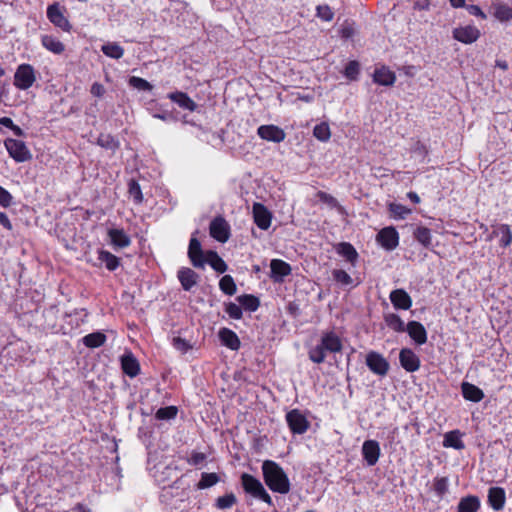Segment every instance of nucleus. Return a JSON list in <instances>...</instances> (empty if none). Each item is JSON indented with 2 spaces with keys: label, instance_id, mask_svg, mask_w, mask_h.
Masks as SVG:
<instances>
[{
  "label": "nucleus",
  "instance_id": "32",
  "mask_svg": "<svg viewBox=\"0 0 512 512\" xmlns=\"http://www.w3.org/2000/svg\"><path fill=\"white\" fill-rule=\"evenodd\" d=\"M336 251L339 255L344 257L346 261L351 263L353 266L357 262L358 253L354 246L349 242H341L337 245Z\"/></svg>",
  "mask_w": 512,
  "mask_h": 512
},
{
  "label": "nucleus",
  "instance_id": "26",
  "mask_svg": "<svg viewBox=\"0 0 512 512\" xmlns=\"http://www.w3.org/2000/svg\"><path fill=\"white\" fill-rule=\"evenodd\" d=\"M373 81L382 86H392L396 81V75L387 67L382 66L375 69Z\"/></svg>",
  "mask_w": 512,
  "mask_h": 512
},
{
  "label": "nucleus",
  "instance_id": "2",
  "mask_svg": "<svg viewBox=\"0 0 512 512\" xmlns=\"http://www.w3.org/2000/svg\"><path fill=\"white\" fill-rule=\"evenodd\" d=\"M262 474L268 488L279 494H287L291 485L283 468L273 460H265L262 463Z\"/></svg>",
  "mask_w": 512,
  "mask_h": 512
},
{
  "label": "nucleus",
  "instance_id": "30",
  "mask_svg": "<svg viewBox=\"0 0 512 512\" xmlns=\"http://www.w3.org/2000/svg\"><path fill=\"white\" fill-rule=\"evenodd\" d=\"M206 264H209L211 268L218 273H224L228 269L226 262L214 250L206 251L205 265Z\"/></svg>",
  "mask_w": 512,
  "mask_h": 512
},
{
  "label": "nucleus",
  "instance_id": "3",
  "mask_svg": "<svg viewBox=\"0 0 512 512\" xmlns=\"http://www.w3.org/2000/svg\"><path fill=\"white\" fill-rule=\"evenodd\" d=\"M163 454L159 450H153L148 452V469L159 484L164 486L169 484L177 474V467L172 462L167 463L163 460Z\"/></svg>",
  "mask_w": 512,
  "mask_h": 512
},
{
  "label": "nucleus",
  "instance_id": "58",
  "mask_svg": "<svg viewBox=\"0 0 512 512\" xmlns=\"http://www.w3.org/2000/svg\"><path fill=\"white\" fill-rule=\"evenodd\" d=\"M140 373L139 361L130 353V378L137 376Z\"/></svg>",
  "mask_w": 512,
  "mask_h": 512
},
{
  "label": "nucleus",
  "instance_id": "13",
  "mask_svg": "<svg viewBox=\"0 0 512 512\" xmlns=\"http://www.w3.org/2000/svg\"><path fill=\"white\" fill-rule=\"evenodd\" d=\"M252 213L257 227L261 230H268L272 221V213L268 208L262 203L255 202L252 206Z\"/></svg>",
  "mask_w": 512,
  "mask_h": 512
},
{
  "label": "nucleus",
  "instance_id": "1",
  "mask_svg": "<svg viewBox=\"0 0 512 512\" xmlns=\"http://www.w3.org/2000/svg\"><path fill=\"white\" fill-rule=\"evenodd\" d=\"M342 349L343 343L340 336L333 330L325 331L321 334L318 344L308 351V357L313 363L321 364L328 354L339 353Z\"/></svg>",
  "mask_w": 512,
  "mask_h": 512
},
{
  "label": "nucleus",
  "instance_id": "62",
  "mask_svg": "<svg viewBox=\"0 0 512 512\" xmlns=\"http://www.w3.org/2000/svg\"><path fill=\"white\" fill-rule=\"evenodd\" d=\"M0 224L7 230H12V223L4 212H0Z\"/></svg>",
  "mask_w": 512,
  "mask_h": 512
},
{
  "label": "nucleus",
  "instance_id": "23",
  "mask_svg": "<svg viewBox=\"0 0 512 512\" xmlns=\"http://www.w3.org/2000/svg\"><path fill=\"white\" fill-rule=\"evenodd\" d=\"M218 336L221 344L225 347L231 349L232 351H237L240 349V339L233 330L223 327L219 330Z\"/></svg>",
  "mask_w": 512,
  "mask_h": 512
},
{
  "label": "nucleus",
  "instance_id": "14",
  "mask_svg": "<svg viewBox=\"0 0 512 512\" xmlns=\"http://www.w3.org/2000/svg\"><path fill=\"white\" fill-rule=\"evenodd\" d=\"M399 362L401 367L409 373H413L419 370L421 366V360L416 353L410 348H403L399 353Z\"/></svg>",
  "mask_w": 512,
  "mask_h": 512
},
{
  "label": "nucleus",
  "instance_id": "63",
  "mask_svg": "<svg viewBox=\"0 0 512 512\" xmlns=\"http://www.w3.org/2000/svg\"><path fill=\"white\" fill-rule=\"evenodd\" d=\"M120 360H121V368H122L123 374L128 375V352L127 351H125L121 355Z\"/></svg>",
  "mask_w": 512,
  "mask_h": 512
},
{
  "label": "nucleus",
  "instance_id": "61",
  "mask_svg": "<svg viewBox=\"0 0 512 512\" xmlns=\"http://www.w3.org/2000/svg\"><path fill=\"white\" fill-rule=\"evenodd\" d=\"M154 117L161 119L165 122H176L177 121V117L171 112H163L160 114H155Z\"/></svg>",
  "mask_w": 512,
  "mask_h": 512
},
{
  "label": "nucleus",
  "instance_id": "60",
  "mask_svg": "<svg viewBox=\"0 0 512 512\" xmlns=\"http://www.w3.org/2000/svg\"><path fill=\"white\" fill-rule=\"evenodd\" d=\"M467 10L473 16L486 19V14L481 10V8L478 5H469L467 6Z\"/></svg>",
  "mask_w": 512,
  "mask_h": 512
},
{
  "label": "nucleus",
  "instance_id": "53",
  "mask_svg": "<svg viewBox=\"0 0 512 512\" xmlns=\"http://www.w3.org/2000/svg\"><path fill=\"white\" fill-rule=\"evenodd\" d=\"M225 312L229 315L230 318L235 320H239L243 316L241 305H237L233 302L226 304Z\"/></svg>",
  "mask_w": 512,
  "mask_h": 512
},
{
  "label": "nucleus",
  "instance_id": "20",
  "mask_svg": "<svg viewBox=\"0 0 512 512\" xmlns=\"http://www.w3.org/2000/svg\"><path fill=\"white\" fill-rule=\"evenodd\" d=\"M405 332L417 344L423 345L427 342V331L422 323L412 320L406 325Z\"/></svg>",
  "mask_w": 512,
  "mask_h": 512
},
{
  "label": "nucleus",
  "instance_id": "43",
  "mask_svg": "<svg viewBox=\"0 0 512 512\" xmlns=\"http://www.w3.org/2000/svg\"><path fill=\"white\" fill-rule=\"evenodd\" d=\"M130 197L135 205H140L144 202L143 187L134 179L130 180Z\"/></svg>",
  "mask_w": 512,
  "mask_h": 512
},
{
  "label": "nucleus",
  "instance_id": "51",
  "mask_svg": "<svg viewBox=\"0 0 512 512\" xmlns=\"http://www.w3.org/2000/svg\"><path fill=\"white\" fill-rule=\"evenodd\" d=\"M316 16L323 21L329 22L333 20L334 12L332 11L331 7L327 4L318 5L316 7Z\"/></svg>",
  "mask_w": 512,
  "mask_h": 512
},
{
  "label": "nucleus",
  "instance_id": "12",
  "mask_svg": "<svg viewBox=\"0 0 512 512\" xmlns=\"http://www.w3.org/2000/svg\"><path fill=\"white\" fill-rule=\"evenodd\" d=\"M210 235L215 240L225 243L230 237V228L227 221L221 217H215L209 226Z\"/></svg>",
  "mask_w": 512,
  "mask_h": 512
},
{
  "label": "nucleus",
  "instance_id": "37",
  "mask_svg": "<svg viewBox=\"0 0 512 512\" xmlns=\"http://www.w3.org/2000/svg\"><path fill=\"white\" fill-rule=\"evenodd\" d=\"M98 260L100 264H104L105 267L110 271L115 270L119 266L118 257L106 250L98 251Z\"/></svg>",
  "mask_w": 512,
  "mask_h": 512
},
{
  "label": "nucleus",
  "instance_id": "27",
  "mask_svg": "<svg viewBox=\"0 0 512 512\" xmlns=\"http://www.w3.org/2000/svg\"><path fill=\"white\" fill-rule=\"evenodd\" d=\"M463 433L460 430H452L444 435L443 446L446 448H454L456 450H462L465 448V444L462 441Z\"/></svg>",
  "mask_w": 512,
  "mask_h": 512
},
{
  "label": "nucleus",
  "instance_id": "57",
  "mask_svg": "<svg viewBox=\"0 0 512 512\" xmlns=\"http://www.w3.org/2000/svg\"><path fill=\"white\" fill-rule=\"evenodd\" d=\"M206 460V455L202 452L193 451L188 458V463L193 466H198Z\"/></svg>",
  "mask_w": 512,
  "mask_h": 512
},
{
  "label": "nucleus",
  "instance_id": "54",
  "mask_svg": "<svg viewBox=\"0 0 512 512\" xmlns=\"http://www.w3.org/2000/svg\"><path fill=\"white\" fill-rule=\"evenodd\" d=\"M173 347L181 353H186L192 348V345L184 338L174 337L172 340Z\"/></svg>",
  "mask_w": 512,
  "mask_h": 512
},
{
  "label": "nucleus",
  "instance_id": "36",
  "mask_svg": "<svg viewBox=\"0 0 512 512\" xmlns=\"http://www.w3.org/2000/svg\"><path fill=\"white\" fill-rule=\"evenodd\" d=\"M106 339L104 333L97 331L84 336L82 342L88 348H98L105 343Z\"/></svg>",
  "mask_w": 512,
  "mask_h": 512
},
{
  "label": "nucleus",
  "instance_id": "47",
  "mask_svg": "<svg viewBox=\"0 0 512 512\" xmlns=\"http://www.w3.org/2000/svg\"><path fill=\"white\" fill-rule=\"evenodd\" d=\"M359 73V63L356 60L349 61L345 67L344 76L351 81H355L358 79Z\"/></svg>",
  "mask_w": 512,
  "mask_h": 512
},
{
  "label": "nucleus",
  "instance_id": "7",
  "mask_svg": "<svg viewBox=\"0 0 512 512\" xmlns=\"http://www.w3.org/2000/svg\"><path fill=\"white\" fill-rule=\"evenodd\" d=\"M36 81L35 69L30 64H21L14 74V86L19 90H28Z\"/></svg>",
  "mask_w": 512,
  "mask_h": 512
},
{
  "label": "nucleus",
  "instance_id": "48",
  "mask_svg": "<svg viewBox=\"0 0 512 512\" xmlns=\"http://www.w3.org/2000/svg\"><path fill=\"white\" fill-rule=\"evenodd\" d=\"M333 279L342 286L352 285L353 279L351 276L342 269H334L332 271Z\"/></svg>",
  "mask_w": 512,
  "mask_h": 512
},
{
  "label": "nucleus",
  "instance_id": "49",
  "mask_svg": "<svg viewBox=\"0 0 512 512\" xmlns=\"http://www.w3.org/2000/svg\"><path fill=\"white\" fill-rule=\"evenodd\" d=\"M130 87L144 92H151L153 89V86L147 80L135 76H130Z\"/></svg>",
  "mask_w": 512,
  "mask_h": 512
},
{
  "label": "nucleus",
  "instance_id": "31",
  "mask_svg": "<svg viewBox=\"0 0 512 512\" xmlns=\"http://www.w3.org/2000/svg\"><path fill=\"white\" fill-rule=\"evenodd\" d=\"M413 237L424 248L432 249V234L431 230L425 226H417L413 231Z\"/></svg>",
  "mask_w": 512,
  "mask_h": 512
},
{
  "label": "nucleus",
  "instance_id": "28",
  "mask_svg": "<svg viewBox=\"0 0 512 512\" xmlns=\"http://www.w3.org/2000/svg\"><path fill=\"white\" fill-rule=\"evenodd\" d=\"M480 507V498L476 495H468L460 499L457 512H478Z\"/></svg>",
  "mask_w": 512,
  "mask_h": 512
},
{
  "label": "nucleus",
  "instance_id": "64",
  "mask_svg": "<svg viewBox=\"0 0 512 512\" xmlns=\"http://www.w3.org/2000/svg\"><path fill=\"white\" fill-rule=\"evenodd\" d=\"M111 142H113V140L111 139ZM98 143L103 146V147H106V148H112L113 145H111L110 143V136L109 135H101L98 139Z\"/></svg>",
  "mask_w": 512,
  "mask_h": 512
},
{
  "label": "nucleus",
  "instance_id": "25",
  "mask_svg": "<svg viewBox=\"0 0 512 512\" xmlns=\"http://www.w3.org/2000/svg\"><path fill=\"white\" fill-rule=\"evenodd\" d=\"M461 393L465 400L478 403L485 397L484 392L476 385L469 382L461 383Z\"/></svg>",
  "mask_w": 512,
  "mask_h": 512
},
{
  "label": "nucleus",
  "instance_id": "50",
  "mask_svg": "<svg viewBox=\"0 0 512 512\" xmlns=\"http://www.w3.org/2000/svg\"><path fill=\"white\" fill-rule=\"evenodd\" d=\"M389 211L396 219H404L408 214L411 213V209L398 203H391L389 205Z\"/></svg>",
  "mask_w": 512,
  "mask_h": 512
},
{
  "label": "nucleus",
  "instance_id": "35",
  "mask_svg": "<svg viewBox=\"0 0 512 512\" xmlns=\"http://www.w3.org/2000/svg\"><path fill=\"white\" fill-rule=\"evenodd\" d=\"M239 304L247 311L255 312L260 306V300L252 294H243L237 297Z\"/></svg>",
  "mask_w": 512,
  "mask_h": 512
},
{
  "label": "nucleus",
  "instance_id": "40",
  "mask_svg": "<svg viewBox=\"0 0 512 512\" xmlns=\"http://www.w3.org/2000/svg\"><path fill=\"white\" fill-rule=\"evenodd\" d=\"M220 290L229 296H232L237 291L236 283L231 275H224L219 281Z\"/></svg>",
  "mask_w": 512,
  "mask_h": 512
},
{
  "label": "nucleus",
  "instance_id": "55",
  "mask_svg": "<svg viewBox=\"0 0 512 512\" xmlns=\"http://www.w3.org/2000/svg\"><path fill=\"white\" fill-rule=\"evenodd\" d=\"M316 197L319 199V201L329 205L332 208L338 206L337 199L334 196H332L324 191H318L316 194Z\"/></svg>",
  "mask_w": 512,
  "mask_h": 512
},
{
  "label": "nucleus",
  "instance_id": "4",
  "mask_svg": "<svg viewBox=\"0 0 512 512\" xmlns=\"http://www.w3.org/2000/svg\"><path fill=\"white\" fill-rule=\"evenodd\" d=\"M241 486L244 492L251 497L266 503L268 506H274L272 497L266 491L262 482L248 473H242L240 476Z\"/></svg>",
  "mask_w": 512,
  "mask_h": 512
},
{
  "label": "nucleus",
  "instance_id": "19",
  "mask_svg": "<svg viewBox=\"0 0 512 512\" xmlns=\"http://www.w3.org/2000/svg\"><path fill=\"white\" fill-rule=\"evenodd\" d=\"M389 299L393 307L397 310H408L412 306V298L402 288L392 290Z\"/></svg>",
  "mask_w": 512,
  "mask_h": 512
},
{
  "label": "nucleus",
  "instance_id": "21",
  "mask_svg": "<svg viewBox=\"0 0 512 512\" xmlns=\"http://www.w3.org/2000/svg\"><path fill=\"white\" fill-rule=\"evenodd\" d=\"M487 502L495 511H501L506 503V493L502 487H490L488 489Z\"/></svg>",
  "mask_w": 512,
  "mask_h": 512
},
{
  "label": "nucleus",
  "instance_id": "22",
  "mask_svg": "<svg viewBox=\"0 0 512 512\" xmlns=\"http://www.w3.org/2000/svg\"><path fill=\"white\" fill-rule=\"evenodd\" d=\"M177 278L184 291H190L199 280V275L189 267H181L177 271Z\"/></svg>",
  "mask_w": 512,
  "mask_h": 512
},
{
  "label": "nucleus",
  "instance_id": "44",
  "mask_svg": "<svg viewBox=\"0 0 512 512\" xmlns=\"http://www.w3.org/2000/svg\"><path fill=\"white\" fill-rule=\"evenodd\" d=\"M237 503V498L234 493H227L220 496L215 501V507L220 510L230 509Z\"/></svg>",
  "mask_w": 512,
  "mask_h": 512
},
{
  "label": "nucleus",
  "instance_id": "9",
  "mask_svg": "<svg viewBox=\"0 0 512 512\" xmlns=\"http://www.w3.org/2000/svg\"><path fill=\"white\" fill-rule=\"evenodd\" d=\"M286 422L293 434H304L310 427V422L298 409H292L286 414Z\"/></svg>",
  "mask_w": 512,
  "mask_h": 512
},
{
  "label": "nucleus",
  "instance_id": "10",
  "mask_svg": "<svg viewBox=\"0 0 512 512\" xmlns=\"http://www.w3.org/2000/svg\"><path fill=\"white\" fill-rule=\"evenodd\" d=\"M4 145L10 155L16 162H25L31 158V153L26 144L17 139L8 138Z\"/></svg>",
  "mask_w": 512,
  "mask_h": 512
},
{
  "label": "nucleus",
  "instance_id": "46",
  "mask_svg": "<svg viewBox=\"0 0 512 512\" xmlns=\"http://www.w3.org/2000/svg\"><path fill=\"white\" fill-rule=\"evenodd\" d=\"M178 413V408L176 406H166L159 408L155 413V418L157 420H172L176 418Z\"/></svg>",
  "mask_w": 512,
  "mask_h": 512
},
{
  "label": "nucleus",
  "instance_id": "38",
  "mask_svg": "<svg viewBox=\"0 0 512 512\" xmlns=\"http://www.w3.org/2000/svg\"><path fill=\"white\" fill-rule=\"evenodd\" d=\"M386 325L395 332H405L406 325L398 314L390 313L384 317Z\"/></svg>",
  "mask_w": 512,
  "mask_h": 512
},
{
  "label": "nucleus",
  "instance_id": "11",
  "mask_svg": "<svg viewBox=\"0 0 512 512\" xmlns=\"http://www.w3.org/2000/svg\"><path fill=\"white\" fill-rule=\"evenodd\" d=\"M376 241L386 251H392L399 245V233L393 226L385 227L377 233Z\"/></svg>",
  "mask_w": 512,
  "mask_h": 512
},
{
  "label": "nucleus",
  "instance_id": "6",
  "mask_svg": "<svg viewBox=\"0 0 512 512\" xmlns=\"http://www.w3.org/2000/svg\"><path fill=\"white\" fill-rule=\"evenodd\" d=\"M198 234V230H196L189 241L187 256L194 268L204 269L205 268V259H206V251L202 249V245L196 235Z\"/></svg>",
  "mask_w": 512,
  "mask_h": 512
},
{
  "label": "nucleus",
  "instance_id": "33",
  "mask_svg": "<svg viewBox=\"0 0 512 512\" xmlns=\"http://www.w3.org/2000/svg\"><path fill=\"white\" fill-rule=\"evenodd\" d=\"M493 235L501 236L499 244L503 248L512 244V231L508 224H500L497 229L493 231Z\"/></svg>",
  "mask_w": 512,
  "mask_h": 512
},
{
  "label": "nucleus",
  "instance_id": "42",
  "mask_svg": "<svg viewBox=\"0 0 512 512\" xmlns=\"http://www.w3.org/2000/svg\"><path fill=\"white\" fill-rule=\"evenodd\" d=\"M313 136L321 142H327L331 137V131L328 123L321 122L317 124L313 129Z\"/></svg>",
  "mask_w": 512,
  "mask_h": 512
},
{
  "label": "nucleus",
  "instance_id": "39",
  "mask_svg": "<svg viewBox=\"0 0 512 512\" xmlns=\"http://www.w3.org/2000/svg\"><path fill=\"white\" fill-rule=\"evenodd\" d=\"M219 481H220V477L218 476L217 473L203 472L201 474V479L197 483L196 487L199 490H204V489H207V488H210V487L216 485Z\"/></svg>",
  "mask_w": 512,
  "mask_h": 512
},
{
  "label": "nucleus",
  "instance_id": "34",
  "mask_svg": "<svg viewBox=\"0 0 512 512\" xmlns=\"http://www.w3.org/2000/svg\"><path fill=\"white\" fill-rule=\"evenodd\" d=\"M108 235L110 242L115 249L128 245V236L122 229H110L108 231Z\"/></svg>",
  "mask_w": 512,
  "mask_h": 512
},
{
  "label": "nucleus",
  "instance_id": "16",
  "mask_svg": "<svg viewBox=\"0 0 512 512\" xmlns=\"http://www.w3.org/2000/svg\"><path fill=\"white\" fill-rule=\"evenodd\" d=\"M292 272L291 265L281 259H272L270 262V278L274 283L284 282V278Z\"/></svg>",
  "mask_w": 512,
  "mask_h": 512
},
{
  "label": "nucleus",
  "instance_id": "8",
  "mask_svg": "<svg viewBox=\"0 0 512 512\" xmlns=\"http://www.w3.org/2000/svg\"><path fill=\"white\" fill-rule=\"evenodd\" d=\"M365 363L372 373L380 377L386 376L390 369L387 359L377 351H369Z\"/></svg>",
  "mask_w": 512,
  "mask_h": 512
},
{
  "label": "nucleus",
  "instance_id": "52",
  "mask_svg": "<svg viewBox=\"0 0 512 512\" xmlns=\"http://www.w3.org/2000/svg\"><path fill=\"white\" fill-rule=\"evenodd\" d=\"M434 491L439 497H443L448 492L449 481L447 477L435 478Z\"/></svg>",
  "mask_w": 512,
  "mask_h": 512
},
{
  "label": "nucleus",
  "instance_id": "45",
  "mask_svg": "<svg viewBox=\"0 0 512 512\" xmlns=\"http://www.w3.org/2000/svg\"><path fill=\"white\" fill-rule=\"evenodd\" d=\"M494 16L501 22L508 21L512 18V8L508 5L497 3L494 5Z\"/></svg>",
  "mask_w": 512,
  "mask_h": 512
},
{
  "label": "nucleus",
  "instance_id": "5",
  "mask_svg": "<svg viewBox=\"0 0 512 512\" xmlns=\"http://www.w3.org/2000/svg\"><path fill=\"white\" fill-rule=\"evenodd\" d=\"M65 8L58 2H54L47 7L46 15L48 20L57 28L64 32H70L72 25L64 15Z\"/></svg>",
  "mask_w": 512,
  "mask_h": 512
},
{
  "label": "nucleus",
  "instance_id": "29",
  "mask_svg": "<svg viewBox=\"0 0 512 512\" xmlns=\"http://www.w3.org/2000/svg\"><path fill=\"white\" fill-rule=\"evenodd\" d=\"M41 44L45 49L56 55H60L65 51V45L53 35H42Z\"/></svg>",
  "mask_w": 512,
  "mask_h": 512
},
{
  "label": "nucleus",
  "instance_id": "15",
  "mask_svg": "<svg viewBox=\"0 0 512 512\" xmlns=\"http://www.w3.org/2000/svg\"><path fill=\"white\" fill-rule=\"evenodd\" d=\"M257 134L261 139L273 143H280L284 141L286 137L285 131L279 126L273 124L259 126L257 129Z\"/></svg>",
  "mask_w": 512,
  "mask_h": 512
},
{
  "label": "nucleus",
  "instance_id": "24",
  "mask_svg": "<svg viewBox=\"0 0 512 512\" xmlns=\"http://www.w3.org/2000/svg\"><path fill=\"white\" fill-rule=\"evenodd\" d=\"M172 102L176 103L179 107L187 109L191 112L195 111L198 107L197 103L189 97L185 92L175 91L167 96Z\"/></svg>",
  "mask_w": 512,
  "mask_h": 512
},
{
  "label": "nucleus",
  "instance_id": "56",
  "mask_svg": "<svg viewBox=\"0 0 512 512\" xmlns=\"http://www.w3.org/2000/svg\"><path fill=\"white\" fill-rule=\"evenodd\" d=\"M12 203L13 196L11 195V193L2 186H0V205L4 208H8L12 205Z\"/></svg>",
  "mask_w": 512,
  "mask_h": 512
},
{
  "label": "nucleus",
  "instance_id": "17",
  "mask_svg": "<svg viewBox=\"0 0 512 512\" xmlns=\"http://www.w3.org/2000/svg\"><path fill=\"white\" fill-rule=\"evenodd\" d=\"M453 37L459 42L464 44H471L480 37V31L477 27L467 25L464 27L455 28L453 30Z\"/></svg>",
  "mask_w": 512,
  "mask_h": 512
},
{
  "label": "nucleus",
  "instance_id": "41",
  "mask_svg": "<svg viewBox=\"0 0 512 512\" xmlns=\"http://www.w3.org/2000/svg\"><path fill=\"white\" fill-rule=\"evenodd\" d=\"M101 50L106 56L114 59H119L124 55V49L114 42L104 44Z\"/></svg>",
  "mask_w": 512,
  "mask_h": 512
},
{
  "label": "nucleus",
  "instance_id": "18",
  "mask_svg": "<svg viewBox=\"0 0 512 512\" xmlns=\"http://www.w3.org/2000/svg\"><path fill=\"white\" fill-rule=\"evenodd\" d=\"M380 446L376 440H366L362 445V456L368 466H374L380 457Z\"/></svg>",
  "mask_w": 512,
  "mask_h": 512
},
{
  "label": "nucleus",
  "instance_id": "59",
  "mask_svg": "<svg viewBox=\"0 0 512 512\" xmlns=\"http://www.w3.org/2000/svg\"><path fill=\"white\" fill-rule=\"evenodd\" d=\"M90 92L94 97L100 98L104 95L105 88L101 83L95 82L92 84Z\"/></svg>",
  "mask_w": 512,
  "mask_h": 512
}]
</instances>
